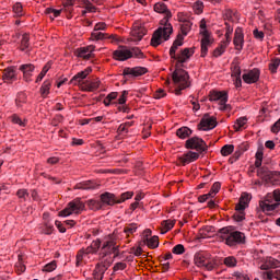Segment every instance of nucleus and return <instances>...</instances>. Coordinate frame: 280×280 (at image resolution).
Wrapping results in <instances>:
<instances>
[{
    "instance_id": "34",
    "label": "nucleus",
    "mask_w": 280,
    "mask_h": 280,
    "mask_svg": "<svg viewBox=\"0 0 280 280\" xmlns=\"http://www.w3.org/2000/svg\"><path fill=\"white\" fill-rule=\"evenodd\" d=\"M280 261L275 258H269L265 265L261 266V270H268V268H279Z\"/></svg>"
},
{
    "instance_id": "1",
    "label": "nucleus",
    "mask_w": 280,
    "mask_h": 280,
    "mask_svg": "<svg viewBox=\"0 0 280 280\" xmlns=\"http://www.w3.org/2000/svg\"><path fill=\"white\" fill-rule=\"evenodd\" d=\"M154 12L159 14H165V16L160 22V27L154 31L152 38H151V47H159L166 40H170V36L174 32L170 20L172 19V12L167 10V5L163 2H158L154 4Z\"/></svg>"
},
{
    "instance_id": "29",
    "label": "nucleus",
    "mask_w": 280,
    "mask_h": 280,
    "mask_svg": "<svg viewBox=\"0 0 280 280\" xmlns=\"http://www.w3.org/2000/svg\"><path fill=\"white\" fill-rule=\"evenodd\" d=\"M106 38H113L115 40V36L110 35L108 36L107 34L103 33L102 31L93 30L92 32V40H104Z\"/></svg>"
},
{
    "instance_id": "10",
    "label": "nucleus",
    "mask_w": 280,
    "mask_h": 280,
    "mask_svg": "<svg viewBox=\"0 0 280 280\" xmlns=\"http://www.w3.org/2000/svg\"><path fill=\"white\" fill-rule=\"evenodd\" d=\"M110 255H114L115 257H117V255H119V246L113 240L106 241L103 244L101 252H100V258L104 259V257H108Z\"/></svg>"
},
{
    "instance_id": "45",
    "label": "nucleus",
    "mask_w": 280,
    "mask_h": 280,
    "mask_svg": "<svg viewBox=\"0 0 280 280\" xmlns=\"http://www.w3.org/2000/svg\"><path fill=\"white\" fill-rule=\"evenodd\" d=\"M235 150V147L233 144H225L221 149L222 156H230V154H233V151Z\"/></svg>"
},
{
    "instance_id": "4",
    "label": "nucleus",
    "mask_w": 280,
    "mask_h": 280,
    "mask_svg": "<svg viewBox=\"0 0 280 280\" xmlns=\"http://www.w3.org/2000/svg\"><path fill=\"white\" fill-rule=\"evenodd\" d=\"M172 78L175 86H177V89H175V95H180L182 91L189 89V73L184 69L176 68Z\"/></svg>"
},
{
    "instance_id": "17",
    "label": "nucleus",
    "mask_w": 280,
    "mask_h": 280,
    "mask_svg": "<svg viewBox=\"0 0 280 280\" xmlns=\"http://www.w3.org/2000/svg\"><path fill=\"white\" fill-rule=\"evenodd\" d=\"M260 74L261 72H259V69L255 68L243 74V82H245V84H255L256 82H259Z\"/></svg>"
},
{
    "instance_id": "19",
    "label": "nucleus",
    "mask_w": 280,
    "mask_h": 280,
    "mask_svg": "<svg viewBox=\"0 0 280 280\" xmlns=\"http://www.w3.org/2000/svg\"><path fill=\"white\" fill-rule=\"evenodd\" d=\"M35 69L36 67L32 63H24L20 66V71H22L25 82H32Z\"/></svg>"
},
{
    "instance_id": "27",
    "label": "nucleus",
    "mask_w": 280,
    "mask_h": 280,
    "mask_svg": "<svg viewBox=\"0 0 280 280\" xmlns=\"http://www.w3.org/2000/svg\"><path fill=\"white\" fill-rule=\"evenodd\" d=\"M248 202H250V194L243 192L240 202L236 205V211H245L246 207H248Z\"/></svg>"
},
{
    "instance_id": "13",
    "label": "nucleus",
    "mask_w": 280,
    "mask_h": 280,
    "mask_svg": "<svg viewBox=\"0 0 280 280\" xmlns=\"http://www.w3.org/2000/svg\"><path fill=\"white\" fill-rule=\"evenodd\" d=\"M218 126V120L215 117L210 116L209 114H206L199 124V130H213Z\"/></svg>"
},
{
    "instance_id": "50",
    "label": "nucleus",
    "mask_w": 280,
    "mask_h": 280,
    "mask_svg": "<svg viewBox=\"0 0 280 280\" xmlns=\"http://www.w3.org/2000/svg\"><path fill=\"white\" fill-rule=\"evenodd\" d=\"M221 187H222V184H220V182H215L212 185V187L209 191V195L212 196V198H215V195L220 191Z\"/></svg>"
},
{
    "instance_id": "18",
    "label": "nucleus",
    "mask_w": 280,
    "mask_h": 280,
    "mask_svg": "<svg viewBox=\"0 0 280 280\" xmlns=\"http://www.w3.org/2000/svg\"><path fill=\"white\" fill-rule=\"evenodd\" d=\"M194 56V48H185L176 56L174 60H177L176 67H180L184 62H187L189 58Z\"/></svg>"
},
{
    "instance_id": "64",
    "label": "nucleus",
    "mask_w": 280,
    "mask_h": 280,
    "mask_svg": "<svg viewBox=\"0 0 280 280\" xmlns=\"http://www.w3.org/2000/svg\"><path fill=\"white\" fill-rule=\"evenodd\" d=\"M253 34H254V37L257 39V40H264V33L261 32V31H259V30H254V32H253Z\"/></svg>"
},
{
    "instance_id": "22",
    "label": "nucleus",
    "mask_w": 280,
    "mask_h": 280,
    "mask_svg": "<svg viewBox=\"0 0 280 280\" xmlns=\"http://www.w3.org/2000/svg\"><path fill=\"white\" fill-rule=\"evenodd\" d=\"M145 27L136 25L131 31V40L133 43H139L143 39V36L147 34Z\"/></svg>"
},
{
    "instance_id": "43",
    "label": "nucleus",
    "mask_w": 280,
    "mask_h": 280,
    "mask_svg": "<svg viewBox=\"0 0 280 280\" xmlns=\"http://www.w3.org/2000/svg\"><path fill=\"white\" fill-rule=\"evenodd\" d=\"M246 124H248V118L241 117V118L236 119V121L234 124V129L236 131H240V130H242V128H244V126H246Z\"/></svg>"
},
{
    "instance_id": "61",
    "label": "nucleus",
    "mask_w": 280,
    "mask_h": 280,
    "mask_svg": "<svg viewBox=\"0 0 280 280\" xmlns=\"http://www.w3.org/2000/svg\"><path fill=\"white\" fill-rule=\"evenodd\" d=\"M271 132H273V135L280 132V118L271 126Z\"/></svg>"
},
{
    "instance_id": "12",
    "label": "nucleus",
    "mask_w": 280,
    "mask_h": 280,
    "mask_svg": "<svg viewBox=\"0 0 280 280\" xmlns=\"http://www.w3.org/2000/svg\"><path fill=\"white\" fill-rule=\"evenodd\" d=\"M187 150H196L197 152H207V142L202 138L192 137L185 143Z\"/></svg>"
},
{
    "instance_id": "31",
    "label": "nucleus",
    "mask_w": 280,
    "mask_h": 280,
    "mask_svg": "<svg viewBox=\"0 0 280 280\" xmlns=\"http://www.w3.org/2000/svg\"><path fill=\"white\" fill-rule=\"evenodd\" d=\"M192 132L194 131L189 127H180L179 129H177L176 136L179 139H187L191 137Z\"/></svg>"
},
{
    "instance_id": "25",
    "label": "nucleus",
    "mask_w": 280,
    "mask_h": 280,
    "mask_svg": "<svg viewBox=\"0 0 280 280\" xmlns=\"http://www.w3.org/2000/svg\"><path fill=\"white\" fill-rule=\"evenodd\" d=\"M100 84H102L100 79H95L93 81H85L81 85V91H86L88 93H93V91H97L100 89Z\"/></svg>"
},
{
    "instance_id": "24",
    "label": "nucleus",
    "mask_w": 280,
    "mask_h": 280,
    "mask_svg": "<svg viewBox=\"0 0 280 280\" xmlns=\"http://www.w3.org/2000/svg\"><path fill=\"white\" fill-rule=\"evenodd\" d=\"M148 68L145 67H135V68H125L124 75H132L133 78H139V75H145Z\"/></svg>"
},
{
    "instance_id": "28",
    "label": "nucleus",
    "mask_w": 280,
    "mask_h": 280,
    "mask_svg": "<svg viewBox=\"0 0 280 280\" xmlns=\"http://www.w3.org/2000/svg\"><path fill=\"white\" fill-rule=\"evenodd\" d=\"M183 40H184L183 35L178 34L177 38L174 40L170 49V56L171 58H173V60L176 58V50L178 49V47H183Z\"/></svg>"
},
{
    "instance_id": "21",
    "label": "nucleus",
    "mask_w": 280,
    "mask_h": 280,
    "mask_svg": "<svg viewBox=\"0 0 280 280\" xmlns=\"http://www.w3.org/2000/svg\"><path fill=\"white\" fill-rule=\"evenodd\" d=\"M233 43L237 51H242V49H244V32L242 28L237 27L235 30Z\"/></svg>"
},
{
    "instance_id": "15",
    "label": "nucleus",
    "mask_w": 280,
    "mask_h": 280,
    "mask_svg": "<svg viewBox=\"0 0 280 280\" xmlns=\"http://www.w3.org/2000/svg\"><path fill=\"white\" fill-rule=\"evenodd\" d=\"M114 58L115 60H119L120 62H124L132 58V52L127 46H120L118 47L117 50L114 51Z\"/></svg>"
},
{
    "instance_id": "37",
    "label": "nucleus",
    "mask_w": 280,
    "mask_h": 280,
    "mask_svg": "<svg viewBox=\"0 0 280 280\" xmlns=\"http://www.w3.org/2000/svg\"><path fill=\"white\" fill-rule=\"evenodd\" d=\"M62 10H58V9H51V8H47L45 10V14H47L49 16V19H51L54 21V19H58V16H60Z\"/></svg>"
},
{
    "instance_id": "42",
    "label": "nucleus",
    "mask_w": 280,
    "mask_h": 280,
    "mask_svg": "<svg viewBox=\"0 0 280 280\" xmlns=\"http://www.w3.org/2000/svg\"><path fill=\"white\" fill-rule=\"evenodd\" d=\"M27 102V95L25 93L20 92L16 96L15 104L18 108H22L23 104Z\"/></svg>"
},
{
    "instance_id": "14",
    "label": "nucleus",
    "mask_w": 280,
    "mask_h": 280,
    "mask_svg": "<svg viewBox=\"0 0 280 280\" xmlns=\"http://www.w3.org/2000/svg\"><path fill=\"white\" fill-rule=\"evenodd\" d=\"M2 80L5 84H14L19 80V74L16 73V67L11 66L4 69L2 74Z\"/></svg>"
},
{
    "instance_id": "23",
    "label": "nucleus",
    "mask_w": 280,
    "mask_h": 280,
    "mask_svg": "<svg viewBox=\"0 0 280 280\" xmlns=\"http://www.w3.org/2000/svg\"><path fill=\"white\" fill-rule=\"evenodd\" d=\"M93 69L91 68H85L83 71L78 72L71 80L70 84L78 85L82 82V80H86L89 75L92 73Z\"/></svg>"
},
{
    "instance_id": "38",
    "label": "nucleus",
    "mask_w": 280,
    "mask_h": 280,
    "mask_svg": "<svg viewBox=\"0 0 280 280\" xmlns=\"http://www.w3.org/2000/svg\"><path fill=\"white\" fill-rule=\"evenodd\" d=\"M144 244L149 247V248H159V236H152L150 238H147L144 241Z\"/></svg>"
},
{
    "instance_id": "6",
    "label": "nucleus",
    "mask_w": 280,
    "mask_h": 280,
    "mask_svg": "<svg viewBox=\"0 0 280 280\" xmlns=\"http://www.w3.org/2000/svg\"><path fill=\"white\" fill-rule=\"evenodd\" d=\"M194 261L198 268H202L203 270L211 271L213 270V268H215V265L213 264V259L211 258V255L205 252L195 254Z\"/></svg>"
},
{
    "instance_id": "47",
    "label": "nucleus",
    "mask_w": 280,
    "mask_h": 280,
    "mask_svg": "<svg viewBox=\"0 0 280 280\" xmlns=\"http://www.w3.org/2000/svg\"><path fill=\"white\" fill-rule=\"evenodd\" d=\"M13 13H14V16H24L25 15V12L23 11V4H21V2H16L13 5Z\"/></svg>"
},
{
    "instance_id": "51",
    "label": "nucleus",
    "mask_w": 280,
    "mask_h": 280,
    "mask_svg": "<svg viewBox=\"0 0 280 280\" xmlns=\"http://www.w3.org/2000/svg\"><path fill=\"white\" fill-rule=\"evenodd\" d=\"M224 264L228 266V268H235V266H237V259H235L233 256L225 257Z\"/></svg>"
},
{
    "instance_id": "48",
    "label": "nucleus",
    "mask_w": 280,
    "mask_h": 280,
    "mask_svg": "<svg viewBox=\"0 0 280 280\" xmlns=\"http://www.w3.org/2000/svg\"><path fill=\"white\" fill-rule=\"evenodd\" d=\"M27 47H30V35L25 33L22 35V38H21V50L25 51Z\"/></svg>"
},
{
    "instance_id": "53",
    "label": "nucleus",
    "mask_w": 280,
    "mask_h": 280,
    "mask_svg": "<svg viewBox=\"0 0 280 280\" xmlns=\"http://www.w3.org/2000/svg\"><path fill=\"white\" fill-rule=\"evenodd\" d=\"M58 268V265L56 264V260H52L51 262L47 264L44 268V272H54Z\"/></svg>"
},
{
    "instance_id": "30",
    "label": "nucleus",
    "mask_w": 280,
    "mask_h": 280,
    "mask_svg": "<svg viewBox=\"0 0 280 280\" xmlns=\"http://www.w3.org/2000/svg\"><path fill=\"white\" fill-rule=\"evenodd\" d=\"M100 185L93 180L83 182L81 184H77L74 189H97Z\"/></svg>"
},
{
    "instance_id": "55",
    "label": "nucleus",
    "mask_w": 280,
    "mask_h": 280,
    "mask_svg": "<svg viewBox=\"0 0 280 280\" xmlns=\"http://www.w3.org/2000/svg\"><path fill=\"white\" fill-rule=\"evenodd\" d=\"M44 233L45 235H51L54 233V224L49 221L44 224Z\"/></svg>"
},
{
    "instance_id": "58",
    "label": "nucleus",
    "mask_w": 280,
    "mask_h": 280,
    "mask_svg": "<svg viewBox=\"0 0 280 280\" xmlns=\"http://www.w3.org/2000/svg\"><path fill=\"white\" fill-rule=\"evenodd\" d=\"M183 253H185V246L183 244H178L175 247H173L174 255H183Z\"/></svg>"
},
{
    "instance_id": "63",
    "label": "nucleus",
    "mask_w": 280,
    "mask_h": 280,
    "mask_svg": "<svg viewBox=\"0 0 280 280\" xmlns=\"http://www.w3.org/2000/svg\"><path fill=\"white\" fill-rule=\"evenodd\" d=\"M126 262H116L114 266V271L117 272L118 270H126Z\"/></svg>"
},
{
    "instance_id": "60",
    "label": "nucleus",
    "mask_w": 280,
    "mask_h": 280,
    "mask_svg": "<svg viewBox=\"0 0 280 280\" xmlns=\"http://www.w3.org/2000/svg\"><path fill=\"white\" fill-rule=\"evenodd\" d=\"M23 256L19 255V262H16V268L19 272H25V265L22 262Z\"/></svg>"
},
{
    "instance_id": "20",
    "label": "nucleus",
    "mask_w": 280,
    "mask_h": 280,
    "mask_svg": "<svg viewBox=\"0 0 280 280\" xmlns=\"http://www.w3.org/2000/svg\"><path fill=\"white\" fill-rule=\"evenodd\" d=\"M198 159H200V153L194 151H188L179 156V161L183 165H189V163H194V161H198Z\"/></svg>"
},
{
    "instance_id": "33",
    "label": "nucleus",
    "mask_w": 280,
    "mask_h": 280,
    "mask_svg": "<svg viewBox=\"0 0 280 280\" xmlns=\"http://www.w3.org/2000/svg\"><path fill=\"white\" fill-rule=\"evenodd\" d=\"M194 24L190 21H184L180 24V36H183V38H185V36H187V34H189V32H191V26Z\"/></svg>"
},
{
    "instance_id": "5",
    "label": "nucleus",
    "mask_w": 280,
    "mask_h": 280,
    "mask_svg": "<svg viewBox=\"0 0 280 280\" xmlns=\"http://www.w3.org/2000/svg\"><path fill=\"white\" fill-rule=\"evenodd\" d=\"M86 206H84V202L80 200V198H77L68 203V206L59 212L60 218H69V215H80L82 211Z\"/></svg>"
},
{
    "instance_id": "62",
    "label": "nucleus",
    "mask_w": 280,
    "mask_h": 280,
    "mask_svg": "<svg viewBox=\"0 0 280 280\" xmlns=\"http://www.w3.org/2000/svg\"><path fill=\"white\" fill-rule=\"evenodd\" d=\"M12 121H13V124H16L18 126H22V127L25 126V120L21 119V117L16 116V115H14L12 117Z\"/></svg>"
},
{
    "instance_id": "32",
    "label": "nucleus",
    "mask_w": 280,
    "mask_h": 280,
    "mask_svg": "<svg viewBox=\"0 0 280 280\" xmlns=\"http://www.w3.org/2000/svg\"><path fill=\"white\" fill-rule=\"evenodd\" d=\"M174 224H176V221L172 219L162 221V235H165V233L172 231L174 229Z\"/></svg>"
},
{
    "instance_id": "59",
    "label": "nucleus",
    "mask_w": 280,
    "mask_h": 280,
    "mask_svg": "<svg viewBox=\"0 0 280 280\" xmlns=\"http://www.w3.org/2000/svg\"><path fill=\"white\" fill-rule=\"evenodd\" d=\"M233 218L235 222H243V220H245L244 211H237L236 213H234Z\"/></svg>"
},
{
    "instance_id": "9",
    "label": "nucleus",
    "mask_w": 280,
    "mask_h": 280,
    "mask_svg": "<svg viewBox=\"0 0 280 280\" xmlns=\"http://www.w3.org/2000/svg\"><path fill=\"white\" fill-rule=\"evenodd\" d=\"M102 246V241L95 240L91 243V245L86 249H81L77 255V264H80L82 260L86 261L89 259V255H95L100 247Z\"/></svg>"
},
{
    "instance_id": "8",
    "label": "nucleus",
    "mask_w": 280,
    "mask_h": 280,
    "mask_svg": "<svg viewBox=\"0 0 280 280\" xmlns=\"http://www.w3.org/2000/svg\"><path fill=\"white\" fill-rule=\"evenodd\" d=\"M210 102H219V110H229L231 105L226 104L229 102V93L224 91H211L209 94Z\"/></svg>"
},
{
    "instance_id": "11",
    "label": "nucleus",
    "mask_w": 280,
    "mask_h": 280,
    "mask_svg": "<svg viewBox=\"0 0 280 280\" xmlns=\"http://www.w3.org/2000/svg\"><path fill=\"white\" fill-rule=\"evenodd\" d=\"M280 203L275 200V196L272 195V192L267 194L264 200L259 201V207L264 213L275 211V209H277Z\"/></svg>"
},
{
    "instance_id": "16",
    "label": "nucleus",
    "mask_w": 280,
    "mask_h": 280,
    "mask_svg": "<svg viewBox=\"0 0 280 280\" xmlns=\"http://www.w3.org/2000/svg\"><path fill=\"white\" fill-rule=\"evenodd\" d=\"M110 267V261L108 262H98L93 271V277L96 280L104 279V275L106 273V270Z\"/></svg>"
},
{
    "instance_id": "52",
    "label": "nucleus",
    "mask_w": 280,
    "mask_h": 280,
    "mask_svg": "<svg viewBox=\"0 0 280 280\" xmlns=\"http://www.w3.org/2000/svg\"><path fill=\"white\" fill-rule=\"evenodd\" d=\"M192 8L196 14H202V10H205V3L198 0L194 3Z\"/></svg>"
},
{
    "instance_id": "7",
    "label": "nucleus",
    "mask_w": 280,
    "mask_h": 280,
    "mask_svg": "<svg viewBox=\"0 0 280 280\" xmlns=\"http://www.w3.org/2000/svg\"><path fill=\"white\" fill-rule=\"evenodd\" d=\"M201 38V57L205 58L209 51V45H211V33L207 30V20L202 19L199 24Z\"/></svg>"
},
{
    "instance_id": "57",
    "label": "nucleus",
    "mask_w": 280,
    "mask_h": 280,
    "mask_svg": "<svg viewBox=\"0 0 280 280\" xmlns=\"http://www.w3.org/2000/svg\"><path fill=\"white\" fill-rule=\"evenodd\" d=\"M232 78H242V69L240 66L232 67Z\"/></svg>"
},
{
    "instance_id": "36",
    "label": "nucleus",
    "mask_w": 280,
    "mask_h": 280,
    "mask_svg": "<svg viewBox=\"0 0 280 280\" xmlns=\"http://www.w3.org/2000/svg\"><path fill=\"white\" fill-rule=\"evenodd\" d=\"M223 19L224 21H230L233 23L234 19H237V13L233 12L231 9H225L223 11Z\"/></svg>"
},
{
    "instance_id": "54",
    "label": "nucleus",
    "mask_w": 280,
    "mask_h": 280,
    "mask_svg": "<svg viewBox=\"0 0 280 280\" xmlns=\"http://www.w3.org/2000/svg\"><path fill=\"white\" fill-rule=\"evenodd\" d=\"M280 66V59H275L271 63H269V71L271 73H277V69H279Z\"/></svg>"
},
{
    "instance_id": "39",
    "label": "nucleus",
    "mask_w": 280,
    "mask_h": 280,
    "mask_svg": "<svg viewBox=\"0 0 280 280\" xmlns=\"http://www.w3.org/2000/svg\"><path fill=\"white\" fill-rule=\"evenodd\" d=\"M135 125V121H127L124 124H120L118 127V132L120 135H128V129L131 128V126Z\"/></svg>"
},
{
    "instance_id": "46",
    "label": "nucleus",
    "mask_w": 280,
    "mask_h": 280,
    "mask_svg": "<svg viewBox=\"0 0 280 280\" xmlns=\"http://www.w3.org/2000/svg\"><path fill=\"white\" fill-rule=\"evenodd\" d=\"M16 196L21 200V202H25L30 198V192L25 188L19 189L16 191Z\"/></svg>"
},
{
    "instance_id": "44",
    "label": "nucleus",
    "mask_w": 280,
    "mask_h": 280,
    "mask_svg": "<svg viewBox=\"0 0 280 280\" xmlns=\"http://www.w3.org/2000/svg\"><path fill=\"white\" fill-rule=\"evenodd\" d=\"M88 207H90V209H92V211H100V209L102 208V201L91 199L88 201Z\"/></svg>"
},
{
    "instance_id": "2",
    "label": "nucleus",
    "mask_w": 280,
    "mask_h": 280,
    "mask_svg": "<svg viewBox=\"0 0 280 280\" xmlns=\"http://www.w3.org/2000/svg\"><path fill=\"white\" fill-rule=\"evenodd\" d=\"M219 237L225 240L228 246H235L237 244H244L246 235L240 231H232L231 228H223L219 230Z\"/></svg>"
},
{
    "instance_id": "41",
    "label": "nucleus",
    "mask_w": 280,
    "mask_h": 280,
    "mask_svg": "<svg viewBox=\"0 0 280 280\" xmlns=\"http://www.w3.org/2000/svg\"><path fill=\"white\" fill-rule=\"evenodd\" d=\"M226 47H229L228 43H222L221 42L220 46L214 49L213 57L214 58H220V56H222V54H224V51H226Z\"/></svg>"
},
{
    "instance_id": "26",
    "label": "nucleus",
    "mask_w": 280,
    "mask_h": 280,
    "mask_svg": "<svg viewBox=\"0 0 280 280\" xmlns=\"http://www.w3.org/2000/svg\"><path fill=\"white\" fill-rule=\"evenodd\" d=\"M93 51H95V46L93 45L81 47L77 50V56L78 58H84V60H89V58L93 56Z\"/></svg>"
},
{
    "instance_id": "3",
    "label": "nucleus",
    "mask_w": 280,
    "mask_h": 280,
    "mask_svg": "<svg viewBox=\"0 0 280 280\" xmlns=\"http://www.w3.org/2000/svg\"><path fill=\"white\" fill-rule=\"evenodd\" d=\"M135 196L133 191L122 192L120 196H117L112 192H104L101 195L102 205H106L107 207H114V205H121V202H126V200H130Z\"/></svg>"
},
{
    "instance_id": "56",
    "label": "nucleus",
    "mask_w": 280,
    "mask_h": 280,
    "mask_svg": "<svg viewBox=\"0 0 280 280\" xmlns=\"http://www.w3.org/2000/svg\"><path fill=\"white\" fill-rule=\"evenodd\" d=\"M131 58H143V52L141 49L133 47L130 49Z\"/></svg>"
},
{
    "instance_id": "40",
    "label": "nucleus",
    "mask_w": 280,
    "mask_h": 280,
    "mask_svg": "<svg viewBox=\"0 0 280 280\" xmlns=\"http://www.w3.org/2000/svg\"><path fill=\"white\" fill-rule=\"evenodd\" d=\"M51 89V81L46 80L40 88V93L43 95V97H47L49 94V91Z\"/></svg>"
},
{
    "instance_id": "49",
    "label": "nucleus",
    "mask_w": 280,
    "mask_h": 280,
    "mask_svg": "<svg viewBox=\"0 0 280 280\" xmlns=\"http://www.w3.org/2000/svg\"><path fill=\"white\" fill-rule=\"evenodd\" d=\"M124 233L126 235H132V234L137 233V223H130L127 226H125Z\"/></svg>"
},
{
    "instance_id": "35",
    "label": "nucleus",
    "mask_w": 280,
    "mask_h": 280,
    "mask_svg": "<svg viewBox=\"0 0 280 280\" xmlns=\"http://www.w3.org/2000/svg\"><path fill=\"white\" fill-rule=\"evenodd\" d=\"M257 175L259 176V178H262V180H268L272 176L267 167L258 168Z\"/></svg>"
}]
</instances>
